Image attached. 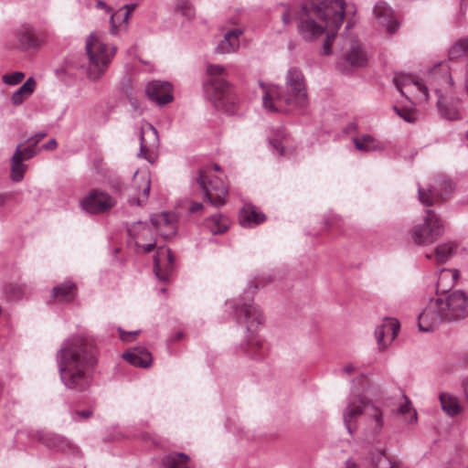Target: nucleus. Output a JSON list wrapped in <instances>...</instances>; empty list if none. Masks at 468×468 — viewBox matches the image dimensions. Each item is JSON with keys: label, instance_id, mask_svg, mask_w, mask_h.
<instances>
[{"label": "nucleus", "instance_id": "1", "mask_svg": "<svg viewBox=\"0 0 468 468\" xmlns=\"http://www.w3.org/2000/svg\"><path fill=\"white\" fill-rule=\"evenodd\" d=\"M296 13L299 34L305 41H313L327 29L323 44L324 55L332 53L331 46L345 17L344 0H307Z\"/></svg>", "mask_w": 468, "mask_h": 468}, {"label": "nucleus", "instance_id": "2", "mask_svg": "<svg viewBox=\"0 0 468 468\" xmlns=\"http://www.w3.org/2000/svg\"><path fill=\"white\" fill-rule=\"evenodd\" d=\"M59 377L68 389L86 390L91 383V369L96 358L90 340L74 336L66 340L57 353Z\"/></svg>", "mask_w": 468, "mask_h": 468}, {"label": "nucleus", "instance_id": "3", "mask_svg": "<svg viewBox=\"0 0 468 468\" xmlns=\"http://www.w3.org/2000/svg\"><path fill=\"white\" fill-rule=\"evenodd\" d=\"M264 93L262 105L270 112L284 113L291 109L303 110L308 105L306 80L303 71L291 67L284 76V86L266 85L259 81Z\"/></svg>", "mask_w": 468, "mask_h": 468}, {"label": "nucleus", "instance_id": "4", "mask_svg": "<svg viewBox=\"0 0 468 468\" xmlns=\"http://www.w3.org/2000/svg\"><path fill=\"white\" fill-rule=\"evenodd\" d=\"M226 305L233 310L234 316L240 325L244 326L249 338L242 345L243 351L252 359H262L268 351L267 345L259 336L254 335L259 326L262 324L263 316L260 308L250 300L227 301Z\"/></svg>", "mask_w": 468, "mask_h": 468}, {"label": "nucleus", "instance_id": "5", "mask_svg": "<svg viewBox=\"0 0 468 468\" xmlns=\"http://www.w3.org/2000/svg\"><path fill=\"white\" fill-rule=\"evenodd\" d=\"M427 82L437 96L436 106L440 115L449 121L462 119L461 100L447 96L454 87L449 67L443 63L435 65L428 73Z\"/></svg>", "mask_w": 468, "mask_h": 468}, {"label": "nucleus", "instance_id": "6", "mask_svg": "<svg viewBox=\"0 0 468 468\" xmlns=\"http://www.w3.org/2000/svg\"><path fill=\"white\" fill-rule=\"evenodd\" d=\"M85 50L89 58V63L85 67L87 78L93 81L97 80L108 69L117 48L108 46L99 34L91 33L86 39Z\"/></svg>", "mask_w": 468, "mask_h": 468}, {"label": "nucleus", "instance_id": "7", "mask_svg": "<svg viewBox=\"0 0 468 468\" xmlns=\"http://www.w3.org/2000/svg\"><path fill=\"white\" fill-rule=\"evenodd\" d=\"M444 222L434 210L427 209L423 222L411 229L413 241L421 246L433 243L444 232Z\"/></svg>", "mask_w": 468, "mask_h": 468}, {"label": "nucleus", "instance_id": "8", "mask_svg": "<svg viewBox=\"0 0 468 468\" xmlns=\"http://www.w3.org/2000/svg\"><path fill=\"white\" fill-rule=\"evenodd\" d=\"M455 185L452 179L438 176L430 187L425 189L419 186V200L426 207L441 205L452 197Z\"/></svg>", "mask_w": 468, "mask_h": 468}, {"label": "nucleus", "instance_id": "9", "mask_svg": "<svg viewBox=\"0 0 468 468\" xmlns=\"http://www.w3.org/2000/svg\"><path fill=\"white\" fill-rule=\"evenodd\" d=\"M197 183L204 192V198L207 200L211 206L219 207L226 203L229 193L228 187L219 177L209 176L208 168L199 170Z\"/></svg>", "mask_w": 468, "mask_h": 468}, {"label": "nucleus", "instance_id": "10", "mask_svg": "<svg viewBox=\"0 0 468 468\" xmlns=\"http://www.w3.org/2000/svg\"><path fill=\"white\" fill-rule=\"evenodd\" d=\"M207 74L209 79L204 83V91L208 100L218 101L229 91V83L226 80V69L218 64H208Z\"/></svg>", "mask_w": 468, "mask_h": 468}, {"label": "nucleus", "instance_id": "11", "mask_svg": "<svg viewBox=\"0 0 468 468\" xmlns=\"http://www.w3.org/2000/svg\"><path fill=\"white\" fill-rule=\"evenodd\" d=\"M443 321H449L442 297L431 298L418 315L419 328L422 332L433 331Z\"/></svg>", "mask_w": 468, "mask_h": 468}, {"label": "nucleus", "instance_id": "12", "mask_svg": "<svg viewBox=\"0 0 468 468\" xmlns=\"http://www.w3.org/2000/svg\"><path fill=\"white\" fill-rule=\"evenodd\" d=\"M367 403H369V401H367L362 394L358 391L352 390L347 399V405L343 413L345 426L350 434H353L356 429L355 422L357 418L362 414L365 415L366 406H367Z\"/></svg>", "mask_w": 468, "mask_h": 468}, {"label": "nucleus", "instance_id": "13", "mask_svg": "<svg viewBox=\"0 0 468 468\" xmlns=\"http://www.w3.org/2000/svg\"><path fill=\"white\" fill-rule=\"evenodd\" d=\"M115 199L103 191L91 190L80 202V207L90 214L103 213L113 207Z\"/></svg>", "mask_w": 468, "mask_h": 468}, {"label": "nucleus", "instance_id": "14", "mask_svg": "<svg viewBox=\"0 0 468 468\" xmlns=\"http://www.w3.org/2000/svg\"><path fill=\"white\" fill-rule=\"evenodd\" d=\"M397 90L404 96L416 92V98L428 101L429 87L421 83L416 77L404 73H397L393 78Z\"/></svg>", "mask_w": 468, "mask_h": 468}, {"label": "nucleus", "instance_id": "15", "mask_svg": "<svg viewBox=\"0 0 468 468\" xmlns=\"http://www.w3.org/2000/svg\"><path fill=\"white\" fill-rule=\"evenodd\" d=\"M449 321H459L468 316V295L456 290L443 298Z\"/></svg>", "mask_w": 468, "mask_h": 468}, {"label": "nucleus", "instance_id": "16", "mask_svg": "<svg viewBox=\"0 0 468 468\" xmlns=\"http://www.w3.org/2000/svg\"><path fill=\"white\" fill-rule=\"evenodd\" d=\"M174 256L171 250L166 246L157 248L154 257V271L156 277L164 282L169 281L174 271Z\"/></svg>", "mask_w": 468, "mask_h": 468}, {"label": "nucleus", "instance_id": "17", "mask_svg": "<svg viewBox=\"0 0 468 468\" xmlns=\"http://www.w3.org/2000/svg\"><path fill=\"white\" fill-rule=\"evenodd\" d=\"M173 87L168 81L153 80L145 87L147 98L159 106L166 105L174 99Z\"/></svg>", "mask_w": 468, "mask_h": 468}, {"label": "nucleus", "instance_id": "18", "mask_svg": "<svg viewBox=\"0 0 468 468\" xmlns=\"http://www.w3.org/2000/svg\"><path fill=\"white\" fill-rule=\"evenodd\" d=\"M399 330L397 319L387 317L375 329V337L379 350H385L396 338Z\"/></svg>", "mask_w": 468, "mask_h": 468}, {"label": "nucleus", "instance_id": "19", "mask_svg": "<svg viewBox=\"0 0 468 468\" xmlns=\"http://www.w3.org/2000/svg\"><path fill=\"white\" fill-rule=\"evenodd\" d=\"M374 14L378 23L386 28L389 34H393L399 27L392 8L385 2L379 1L374 6Z\"/></svg>", "mask_w": 468, "mask_h": 468}, {"label": "nucleus", "instance_id": "20", "mask_svg": "<svg viewBox=\"0 0 468 468\" xmlns=\"http://www.w3.org/2000/svg\"><path fill=\"white\" fill-rule=\"evenodd\" d=\"M18 48L21 50L37 48L43 42V37L37 34L31 27L22 26L16 32Z\"/></svg>", "mask_w": 468, "mask_h": 468}, {"label": "nucleus", "instance_id": "21", "mask_svg": "<svg viewBox=\"0 0 468 468\" xmlns=\"http://www.w3.org/2000/svg\"><path fill=\"white\" fill-rule=\"evenodd\" d=\"M36 435L37 441L50 450L64 452L70 448L69 441L58 434L39 431Z\"/></svg>", "mask_w": 468, "mask_h": 468}, {"label": "nucleus", "instance_id": "22", "mask_svg": "<svg viewBox=\"0 0 468 468\" xmlns=\"http://www.w3.org/2000/svg\"><path fill=\"white\" fill-rule=\"evenodd\" d=\"M150 221L154 231L165 239H168L176 233L175 225L172 222L169 214L165 212L153 215Z\"/></svg>", "mask_w": 468, "mask_h": 468}, {"label": "nucleus", "instance_id": "23", "mask_svg": "<svg viewBox=\"0 0 468 468\" xmlns=\"http://www.w3.org/2000/svg\"><path fill=\"white\" fill-rule=\"evenodd\" d=\"M347 41L348 50L343 55L345 63L354 68L365 66L367 64V58L362 50L359 43L354 39H347Z\"/></svg>", "mask_w": 468, "mask_h": 468}, {"label": "nucleus", "instance_id": "24", "mask_svg": "<svg viewBox=\"0 0 468 468\" xmlns=\"http://www.w3.org/2000/svg\"><path fill=\"white\" fill-rule=\"evenodd\" d=\"M122 357L131 365L140 367H148L153 361L152 354L144 346H135L124 353Z\"/></svg>", "mask_w": 468, "mask_h": 468}, {"label": "nucleus", "instance_id": "25", "mask_svg": "<svg viewBox=\"0 0 468 468\" xmlns=\"http://www.w3.org/2000/svg\"><path fill=\"white\" fill-rule=\"evenodd\" d=\"M242 34V30L233 28L228 31L224 38L218 42L216 47V52L219 54H227L236 51L239 47V37Z\"/></svg>", "mask_w": 468, "mask_h": 468}, {"label": "nucleus", "instance_id": "26", "mask_svg": "<svg viewBox=\"0 0 468 468\" xmlns=\"http://www.w3.org/2000/svg\"><path fill=\"white\" fill-rule=\"evenodd\" d=\"M265 220V215L258 211L253 206L246 205L239 213V222L244 228H252Z\"/></svg>", "mask_w": 468, "mask_h": 468}, {"label": "nucleus", "instance_id": "27", "mask_svg": "<svg viewBox=\"0 0 468 468\" xmlns=\"http://www.w3.org/2000/svg\"><path fill=\"white\" fill-rule=\"evenodd\" d=\"M364 416L367 425L372 429L373 432L376 434L379 433L384 424L382 410L373 403L369 402L367 403V406H366Z\"/></svg>", "mask_w": 468, "mask_h": 468}, {"label": "nucleus", "instance_id": "28", "mask_svg": "<svg viewBox=\"0 0 468 468\" xmlns=\"http://www.w3.org/2000/svg\"><path fill=\"white\" fill-rule=\"evenodd\" d=\"M459 277L457 270L442 269L439 272L436 291L437 293H443L450 290Z\"/></svg>", "mask_w": 468, "mask_h": 468}, {"label": "nucleus", "instance_id": "29", "mask_svg": "<svg viewBox=\"0 0 468 468\" xmlns=\"http://www.w3.org/2000/svg\"><path fill=\"white\" fill-rule=\"evenodd\" d=\"M146 136H151L153 138V146L158 144V133L152 124H148L146 129H142L140 132V153L138 154V156L144 157L149 162H152L150 155L148 154L149 146L145 139Z\"/></svg>", "mask_w": 468, "mask_h": 468}, {"label": "nucleus", "instance_id": "30", "mask_svg": "<svg viewBox=\"0 0 468 468\" xmlns=\"http://www.w3.org/2000/svg\"><path fill=\"white\" fill-rule=\"evenodd\" d=\"M130 236L136 240L153 239L154 231L146 222L137 221L128 228Z\"/></svg>", "mask_w": 468, "mask_h": 468}, {"label": "nucleus", "instance_id": "31", "mask_svg": "<svg viewBox=\"0 0 468 468\" xmlns=\"http://www.w3.org/2000/svg\"><path fill=\"white\" fill-rule=\"evenodd\" d=\"M205 225L212 234H222L227 231L229 221L222 214H214L206 219Z\"/></svg>", "mask_w": 468, "mask_h": 468}, {"label": "nucleus", "instance_id": "32", "mask_svg": "<svg viewBox=\"0 0 468 468\" xmlns=\"http://www.w3.org/2000/svg\"><path fill=\"white\" fill-rule=\"evenodd\" d=\"M36 81L33 78H28L26 82L19 87L12 95L11 101L15 106L20 105L34 91Z\"/></svg>", "mask_w": 468, "mask_h": 468}, {"label": "nucleus", "instance_id": "33", "mask_svg": "<svg viewBox=\"0 0 468 468\" xmlns=\"http://www.w3.org/2000/svg\"><path fill=\"white\" fill-rule=\"evenodd\" d=\"M20 144L16 148V151L11 158V172L10 177L14 182H20L23 180L27 165L23 164V161L19 157Z\"/></svg>", "mask_w": 468, "mask_h": 468}, {"label": "nucleus", "instance_id": "34", "mask_svg": "<svg viewBox=\"0 0 468 468\" xmlns=\"http://www.w3.org/2000/svg\"><path fill=\"white\" fill-rule=\"evenodd\" d=\"M75 291V284L66 282L53 288L52 296L58 301L69 302L74 298Z\"/></svg>", "mask_w": 468, "mask_h": 468}, {"label": "nucleus", "instance_id": "35", "mask_svg": "<svg viewBox=\"0 0 468 468\" xmlns=\"http://www.w3.org/2000/svg\"><path fill=\"white\" fill-rule=\"evenodd\" d=\"M188 463V455L183 452H172L163 459V463L166 468H190Z\"/></svg>", "mask_w": 468, "mask_h": 468}, {"label": "nucleus", "instance_id": "36", "mask_svg": "<svg viewBox=\"0 0 468 468\" xmlns=\"http://www.w3.org/2000/svg\"><path fill=\"white\" fill-rule=\"evenodd\" d=\"M440 403L443 411L450 416H455L461 411V406L456 397L448 393H442L439 397Z\"/></svg>", "mask_w": 468, "mask_h": 468}, {"label": "nucleus", "instance_id": "37", "mask_svg": "<svg viewBox=\"0 0 468 468\" xmlns=\"http://www.w3.org/2000/svg\"><path fill=\"white\" fill-rule=\"evenodd\" d=\"M457 248L458 244L455 241H447L438 245L435 250L437 261L440 263L446 262L455 254Z\"/></svg>", "mask_w": 468, "mask_h": 468}, {"label": "nucleus", "instance_id": "38", "mask_svg": "<svg viewBox=\"0 0 468 468\" xmlns=\"http://www.w3.org/2000/svg\"><path fill=\"white\" fill-rule=\"evenodd\" d=\"M135 5H125L120 11L115 12L111 15L110 22H111V33L112 35L118 34L116 20L122 18V22L127 24L130 14L133 10H134Z\"/></svg>", "mask_w": 468, "mask_h": 468}, {"label": "nucleus", "instance_id": "39", "mask_svg": "<svg viewBox=\"0 0 468 468\" xmlns=\"http://www.w3.org/2000/svg\"><path fill=\"white\" fill-rule=\"evenodd\" d=\"M372 464L375 468H401L400 464L396 461H391L384 451H379L376 454H372Z\"/></svg>", "mask_w": 468, "mask_h": 468}, {"label": "nucleus", "instance_id": "40", "mask_svg": "<svg viewBox=\"0 0 468 468\" xmlns=\"http://www.w3.org/2000/svg\"><path fill=\"white\" fill-rule=\"evenodd\" d=\"M356 148L361 152L377 150L376 140L369 134H364L360 138H353Z\"/></svg>", "mask_w": 468, "mask_h": 468}, {"label": "nucleus", "instance_id": "41", "mask_svg": "<svg viewBox=\"0 0 468 468\" xmlns=\"http://www.w3.org/2000/svg\"><path fill=\"white\" fill-rule=\"evenodd\" d=\"M449 58H458L468 55V37H463L456 41L449 49Z\"/></svg>", "mask_w": 468, "mask_h": 468}, {"label": "nucleus", "instance_id": "42", "mask_svg": "<svg viewBox=\"0 0 468 468\" xmlns=\"http://www.w3.org/2000/svg\"><path fill=\"white\" fill-rule=\"evenodd\" d=\"M176 10L186 18L194 16V9L189 0H176Z\"/></svg>", "mask_w": 468, "mask_h": 468}, {"label": "nucleus", "instance_id": "43", "mask_svg": "<svg viewBox=\"0 0 468 468\" xmlns=\"http://www.w3.org/2000/svg\"><path fill=\"white\" fill-rule=\"evenodd\" d=\"M393 110L401 119L409 123H413L417 120L416 111L413 109L394 106Z\"/></svg>", "mask_w": 468, "mask_h": 468}, {"label": "nucleus", "instance_id": "44", "mask_svg": "<svg viewBox=\"0 0 468 468\" xmlns=\"http://www.w3.org/2000/svg\"><path fill=\"white\" fill-rule=\"evenodd\" d=\"M285 140V133L283 131H280L276 137L270 138V144L273 147L279 156H282L284 154V146L283 141Z\"/></svg>", "mask_w": 468, "mask_h": 468}, {"label": "nucleus", "instance_id": "45", "mask_svg": "<svg viewBox=\"0 0 468 468\" xmlns=\"http://www.w3.org/2000/svg\"><path fill=\"white\" fill-rule=\"evenodd\" d=\"M25 77V74L21 71H16L10 74L3 76V81L7 85H16L20 83Z\"/></svg>", "mask_w": 468, "mask_h": 468}, {"label": "nucleus", "instance_id": "46", "mask_svg": "<svg viewBox=\"0 0 468 468\" xmlns=\"http://www.w3.org/2000/svg\"><path fill=\"white\" fill-rule=\"evenodd\" d=\"M35 145H32L30 144L29 146L27 147H24V148H21L20 147V154H19V157L21 158L22 161H25V160H29L31 159L33 156H35L37 154V151L36 149L34 148Z\"/></svg>", "mask_w": 468, "mask_h": 468}, {"label": "nucleus", "instance_id": "47", "mask_svg": "<svg viewBox=\"0 0 468 468\" xmlns=\"http://www.w3.org/2000/svg\"><path fill=\"white\" fill-rule=\"evenodd\" d=\"M118 332H119L121 340L123 342L131 341V339H130L131 336L137 335L140 333L139 330L126 332L123 329H122L121 327L118 328Z\"/></svg>", "mask_w": 468, "mask_h": 468}, {"label": "nucleus", "instance_id": "48", "mask_svg": "<svg viewBox=\"0 0 468 468\" xmlns=\"http://www.w3.org/2000/svg\"><path fill=\"white\" fill-rule=\"evenodd\" d=\"M92 415V411L90 410H76L73 412L72 419L74 420H79L77 417L82 418V419H88Z\"/></svg>", "mask_w": 468, "mask_h": 468}, {"label": "nucleus", "instance_id": "49", "mask_svg": "<svg viewBox=\"0 0 468 468\" xmlns=\"http://www.w3.org/2000/svg\"><path fill=\"white\" fill-rule=\"evenodd\" d=\"M150 240H151V242H149L147 244H140V242L138 240H136L135 244L137 247L142 248L145 252H149V251H152L156 246V242L154 238H153V239H150Z\"/></svg>", "mask_w": 468, "mask_h": 468}, {"label": "nucleus", "instance_id": "50", "mask_svg": "<svg viewBox=\"0 0 468 468\" xmlns=\"http://www.w3.org/2000/svg\"><path fill=\"white\" fill-rule=\"evenodd\" d=\"M143 181L144 183V186L143 188V196L145 199H147L149 192H150V183H151L150 176L147 175L144 176Z\"/></svg>", "mask_w": 468, "mask_h": 468}, {"label": "nucleus", "instance_id": "51", "mask_svg": "<svg viewBox=\"0 0 468 468\" xmlns=\"http://www.w3.org/2000/svg\"><path fill=\"white\" fill-rule=\"evenodd\" d=\"M47 136L45 132H39L27 140L29 144L36 145L40 140Z\"/></svg>", "mask_w": 468, "mask_h": 468}, {"label": "nucleus", "instance_id": "52", "mask_svg": "<svg viewBox=\"0 0 468 468\" xmlns=\"http://www.w3.org/2000/svg\"><path fill=\"white\" fill-rule=\"evenodd\" d=\"M259 284H260V282H250L248 285V288L244 291V294L247 297H249L250 294H253L254 292L257 290Z\"/></svg>", "mask_w": 468, "mask_h": 468}, {"label": "nucleus", "instance_id": "53", "mask_svg": "<svg viewBox=\"0 0 468 468\" xmlns=\"http://www.w3.org/2000/svg\"><path fill=\"white\" fill-rule=\"evenodd\" d=\"M205 209V207L202 203L199 202H192L189 207L190 212L197 213Z\"/></svg>", "mask_w": 468, "mask_h": 468}, {"label": "nucleus", "instance_id": "54", "mask_svg": "<svg viewBox=\"0 0 468 468\" xmlns=\"http://www.w3.org/2000/svg\"><path fill=\"white\" fill-rule=\"evenodd\" d=\"M292 16H291V13L288 9L284 10L282 14V23L287 26L289 25L291 22H292Z\"/></svg>", "mask_w": 468, "mask_h": 468}, {"label": "nucleus", "instance_id": "55", "mask_svg": "<svg viewBox=\"0 0 468 468\" xmlns=\"http://www.w3.org/2000/svg\"><path fill=\"white\" fill-rule=\"evenodd\" d=\"M43 147L48 151L54 150L57 147V141L55 139H51L45 144Z\"/></svg>", "mask_w": 468, "mask_h": 468}, {"label": "nucleus", "instance_id": "56", "mask_svg": "<svg viewBox=\"0 0 468 468\" xmlns=\"http://www.w3.org/2000/svg\"><path fill=\"white\" fill-rule=\"evenodd\" d=\"M406 402L403 405H400L399 411L400 413H406L410 410V401L407 397H405Z\"/></svg>", "mask_w": 468, "mask_h": 468}, {"label": "nucleus", "instance_id": "57", "mask_svg": "<svg viewBox=\"0 0 468 468\" xmlns=\"http://www.w3.org/2000/svg\"><path fill=\"white\" fill-rule=\"evenodd\" d=\"M343 371L347 374V375H350L351 373H353L355 371V367L353 364H347L344 367H343Z\"/></svg>", "mask_w": 468, "mask_h": 468}, {"label": "nucleus", "instance_id": "58", "mask_svg": "<svg viewBox=\"0 0 468 468\" xmlns=\"http://www.w3.org/2000/svg\"><path fill=\"white\" fill-rule=\"evenodd\" d=\"M129 203L131 205L140 206L141 205V200L138 197H130L129 198Z\"/></svg>", "mask_w": 468, "mask_h": 468}, {"label": "nucleus", "instance_id": "59", "mask_svg": "<svg viewBox=\"0 0 468 468\" xmlns=\"http://www.w3.org/2000/svg\"><path fill=\"white\" fill-rule=\"evenodd\" d=\"M346 468H357V465L352 460H347L346 462Z\"/></svg>", "mask_w": 468, "mask_h": 468}, {"label": "nucleus", "instance_id": "60", "mask_svg": "<svg viewBox=\"0 0 468 468\" xmlns=\"http://www.w3.org/2000/svg\"><path fill=\"white\" fill-rule=\"evenodd\" d=\"M7 200V195L6 194H0V207H3Z\"/></svg>", "mask_w": 468, "mask_h": 468}, {"label": "nucleus", "instance_id": "61", "mask_svg": "<svg viewBox=\"0 0 468 468\" xmlns=\"http://www.w3.org/2000/svg\"><path fill=\"white\" fill-rule=\"evenodd\" d=\"M416 420H417V413H416V411H413L411 419H410V422H414Z\"/></svg>", "mask_w": 468, "mask_h": 468}, {"label": "nucleus", "instance_id": "62", "mask_svg": "<svg viewBox=\"0 0 468 468\" xmlns=\"http://www.w3.org/2000/svg\"><path fill=\"white\" fill-rule=\"evenodd\" d=\"M183 337V333L182 332H178L175 337L174 340H179Z\"/></svg>", "mask_w": 468, "mask_h": 468}, {"label": "nucleus", "instance_id": "63", "mask_svg": "<svg viewBox=\"0 0 468 468\" xmlns=\"http://www.w3.org/2000/svg\"><path fill=\"white\" fill-rule=\"evenodd\" d=\"M97 6H98V7H101V8H102V7H107V6H106V5H105V3H104V2H102V1H98V3H97Z\"/></svg>", "mask_w": 468, "mask_h": 468}, {"label": "nucleus", "instance_id": "64", "mask_svg": "<svg viewBox=\"0 0 468 468\" xmlns=\"http://www.w3.org/2000/svg\"><path fill=\"white\" fill-rule=\"evenodd\" d=\"M213 169H214L215 171H219V170H220V167H219V165H218L214 164V165H213Z\"/></svg>", "mask_w": 468, "mask_h": 468}]
</instances>
